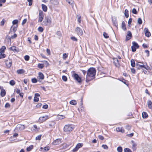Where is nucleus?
<instances>
[{
  "label": "nucleus",
  "mask_w": 152,
  "mask_h": 152,
  "mask_svg": "<svg viewBox=\"0 0 152 152\" xmlns=\"http://www.w3.org/2000/svg\"><path fill=\"white\" fill-rule=\"evenodd\" d=\"M39 77L40 79L43 80L44 78V76L41 72H39L38 74Z\"/></svg>",
  "instance_id": "23"
},
{
  "label": "nucleus",
  "mask_w": 152,
  "mask_h": 152,
  "mask_svg": "<svg viewBox=\"0 0 152 152\" xmlns=\"http://www.w3.org/2000/svg\"><path fill=\"white\" fill-rule=\"evenodd\" d=\"M113 63L116 67H119L120 66V64L119 61L117 58H113Z\"/></svg>",
  "instance_id": "9"
},
{
  "label": "nucleus",
  "mask_w": 152,
  "mask_h": 152,
  "mask_svg": "<svg viewBox=\"0 0 152 152\" xmlns=\"http://www.w3.org/2000/svg\"><path fill=\"white\" fill-rule=\"evenodd\" d=\"M145 52L147 54V56H149V51L148 50H145Z\"/></svg>",
  "instance_id": "63"
},
{
  "label": "nucleus",
  "mask_w": 152,
  "mask_h": 152,
  "mask_svg": "<svg viewBox=\"0 0 152 152\" xmlns=\"http://www.w3.org/2000/svg\"><path fill=\"white\" fill-rule=\"evenodd\" d=\"M118 80H119L120 81L122 82L124 84H126V80L125 79H124L123 78L122 79H118Z\"/></svg>",
  "instance_id": "39"
},
{
  "label": "nucleus",
  "mask_w": 152,
  "mask_h": 152,
  "mask_svg": "<svg viewBox=\"0 0 152 152\" xmlns=\"http://www.w3.org/2000/svg\"><path fill=\"white\" fill-rule=\"evenodd\" d=\"M50 3L53 5H57L58 4V0H50Z\"/></svg>",
  "instance_id": "18"
},
{
  "label": "nucleus",
  "mask_w": 152,
  "mask_h": 152,
  "mask_svg": "<svg viewBox=\"0 0 152 152\" xmlns=\"http://www.w3.org/2000/svg\"><path fill=\"white\" fill-rule=\"evenodd\" d=\"M69 103L71 104L75 105L77 104V102L76 100H73L70 101L69 102Z\"/></svg>",
  "instance_id": "26"
},
{
  "label": "nucleus",
  "mask_w": 152,
  "mask_h": 152,
  "mask_svg": "<svg viewBox=\"0 0 152 152\" xmlns=\"http://www.w3.org/2000/svg\"><path fill=\"white\" fill-rule=\"evenodd\" d=\"M132 36V34L131 32L130 31H128L127 32V35L126 36V40H129L130 39Z\"/></svg>",
  "instance_id": "15"
},
{
  "label": "nucleus",
  "mask_w": 152,
  "mask_h": 152,
  "mask_svg": "<svg viewBox=\"0 0 152 152\" xmlns=\"http://www.w3.org/2000/svg\"><path fill=\"white\" fill-rule=\"evenodd\" d=\"M17 72L19 74H22L25 72V71L23 69H19L17 71Z\"/></svg>",
  "instance_id": "21"
},
{
  "label": "nucleus",
  "mask_w": 152,
  "mask_h": 152,
  "mask_svg": "<svg viewBox=\"0 0 152 152\" xmlns=\"http://www.w3.org/2000/svg\"><path fill=\"white\" fill-rule=\"evenodd\" d=\"M28 2V5L31 6L32 4V0H27Z\"/></svg>",
  "instance_id": "58"
},
{
  "label": "nucleus",
  "mask_w": 152,
  "mask_h": 152,
  "mask_svg": "<svg viewBox=\"0 0 152 152\" xmlns=\"http://www.w3.org/2000/svg\"><path fill=\"white\" fill-rule=\"evenodd\" d=\"M121 28L124 31H126V30L125 24L124 21H123L122 23Z\"/></svg>",
  "instance_id": "20"
},
{
  "label": "nucleus",
  "mask_w": 152,
  "mask_h": 152,
  "mask_svg": "<svg viewBox=\"0 0 152 152\" xmlns=\"http://www.w3.org/2000/svg\"><path fill=\"white\" fill-rule=\"evenodd\" d=\"M77 20L78 22L80 23H81V17L80 15L77 16Z\"/></svg>",
  "instance_id": "40"
},
{
  "label": "nucleus",
  "mask_w": 152,
  "mask_h": 152,
  "mask_svg": "<svg viewBox=\"0 0 152 152\" xmlns=\"http://www.w3.org/2000/svg\"><path fill=\"white\" fill-rule=\"evenodd\" d=\"M116 130L118 132H120L121 133H124V129H123L121 127H118L116 128Z\"/></svg>",
  "instance_id": "16"
},
{
  "label": "nucleus",
  "mask_w": 152,
  "mask_h": 152,
  "mask_svg": "<svg viewBox=\"0 0 152 152\" xmlns=\"http://www.w3.org/2000/svg\"><path fill=\"white\" fill-rule=\"evenodd\" d=\"M117 151L118 152H122V148L121 146H119L117 148Z\"/></svg>",
  "instance_id": "37"
},
{
  "label": "nucleus",
  "mask_w": 152,
  "mask_h": 152,
  "mask_svg": "<svg viewBox=\"0 0 152 152\" xmlns=\"http://www.w3.org/2000/svg\"><path fill=\"white\" fill-rule=\"evenodd\" d=\"M124 151V152H132L131 150L129 148H125Z\"/></svg>",
  "instance_id": "41"
},
{
  "label": "nucleus",
  "mask_w": 152,
  "mask_h": 152,
  "mask_svg": "<svg viewBox=\"0 0 152 152\" xmlns=\"http://www.w3.org/2000/svg\"><path fill=\"white\" fill-rule=\"evenodd\" d=\"M142 116L143 118H146L148 117V115L146 112H143L142 113Z\"/></svg>",
  "instance_id": "22"
},
{
  "label": "nucleus",
  "mask_w": 152,
  "mask_h": 152,
  "mask_svg": "<svg viewBox=\"0 0 152 152\" xmlns=\"http://www.w3.org/2000/svg\"><path fill=\"white\" fill-rule=\"evenodd\" d=\"M132 45L133 46L136 47V48H139V45H138V44L135 42H132Z\"/></svg>",
  "instance_id": "28"
},
{
  "label": "nucleus",
  "mask_w": 152,
  "mask_h": 152,
  "mask_svg": "<svg viewBox=\"0 0 152 152\" xmlns=\"http://www.w3.org/2000/svg\"><path fill=\"white\" fill-rule=\"evenodd\" d=\"M96 73L95 69L93 67L89 68L87 72L86 75V80L89 81L90 80L94 79L95 77Z\"/></svg>",
  "instance_id": "1"
},
{
  "label": "nucleus",
  "mask_w": 152,
  "mask_h": 152,
  "mask_svg": "<svg viewBox=\"0 0 152 152\" xmlns=\"http://www.w3.org/2000/svg\"><path fill=\"white\" fill-rule=\"evenodd\" d=\"M6 56V55L1 53L0 55V59L3 58H4Z\"/></svg>",
  "instance_id": "43"
},
{
  "label": "nucleus",
  "mask_w": 152,
  "mask_h": 152,
  "mask_svg": "<svg viewBox=\"0 0 152 152\" xmlns=\"http://www.w3.org/2000/svg\"><path fill=\"white\" fill-rule=\"evenodd\" d=\"M125 15L126 18H127L129 17L128 11L126 9L125 11Z\"/></svg>",
  "instance_id": "33"
},
{
  "label": "nucleus",
  "mask_w": 152,
  "mask_h": 152,
  "mask_svg": "<svg viewBox=\"0 0 152 152\" xmlns=\"http://www.w3.org/2000/svg\"><path fill=\"white\" fill-rule=\"evenodd\" d=\"M51 18L49 17H46L45 20L43 21L42 25L44 26H48L51 23Z\"/></svg>",
  "instance_id": "3"
},
{
  "label": "nucleus",
  "mask_w": 152,
  "mask_h": 152,
  "mask_svg": "<svg viewBox=\"0 0 152 152\" xmlns=\"http://www.w3.org/2000/svg\"><path fill=\"white\" fill-rule=\"evenodd\" d=\"M6 47L4 46H3L0 49V53H3L4 51V50L6 49Z\"/></svg>",
  "instance_id": "29"
},
{
  "label": "nucleus",
  "mask_w": 152,
  "mask_h": 152,
  "mask_svg": "<svg viewBox=\"0 0 152 152\" xmlns=\"http://www.w3.org/2000/svg\"><path fill=\"white\" fill-rule=\"evenodd\" d=\"M136 66L137 68L139 69H143V68L147 69L148 66L147 65H144L142 63L138 62L136 64Z\"/></svg>",
  "instance_id": "4"
},
{
  "label": "nucleus",
  "mask_w": 152,
  "mask_h": 152,
  "mask_svg": "<svg viewBox=\"0 0 152 152\" xmlns=\"http://www.w3.org/2000/svg\"><path fill=\"white\" fill-rule=\"evenodd\" d=\"M11 37L10 36H7L6 37V39H7L8 42H11Z\"/></svg>",
  "instance_id": "51"
},
{
  "label": "nucleus",
  "mask_w": 152,
  "mask_h": 152,
  "mask_svg": "<svg viewBox=\"0 0 152 152\" xmlns=\"http://www.w3.org/2000/svg\"><path fill=\"white\" fill-rule=\"evenodd\" d=\"M0 94L2 97H4L5 96L6 94V91L5 90H2V91H1Z\"/></svg>",
  "instance_id": "24"
},
{
  "label": "nucleus",
  "mask_w": 152,
  "mask_h": 152,
  "mask_svg": "<svg viewBox=\"0 0 152 152\" xmlns=\"http://www.w3.org/2000/svg\"><path fill=\"white\" fill-rule=\"evenodd\" d=\"M132 12L134 14H137V13L136 9L135 8H133L132 9Z\"/></svg>",
  "instance_id": "55"
},
{
  "label": "nucleus",
  "mask_w": 152,
  "mask_h": 152,
  "mask_svg": "<svg viewBox=\"0 0 152 152\" xmlns=\"http://www.w3.org/2000/svg\"><path fill=\"white\" fill-rule=\"evenodd\" d=\"M48 118L49 117L48 115H45V116L40 117L39 120V122L42 123L48 119Z\"/></svg>",
  "instance_id": "6"
},
{
  "label": "nucleus",
  "mask_w": 152,
  "mask_h": 152,
  "mask_svg": "<svg viewBox=\"0 0 152 152\" xmlns=\"http://www.w3.org/2000/svg\"><path fill=\"white\" fill-rule=\"evenodd\" d=\"M131 48L132 51L133 52H135L136 51V49L137 48L136 47L134 46L133 45L131 46Z\"/></svg>",
  "instance_id": "42"
},
{
  "label": "nucleus",
  "mask_w": 152,
  "mask_h": 152,
  "mask_svg": "<svg viewBox=\"0 0 152 152\" xmlns=\"http://www.w3.org/2000/svg\"><path fill=\"white\" fill-rule=\"evenodd\" d=\"M25 128V126L23 125L18 124L17 125L16 128L20 130L24 129Z\"/></svg>",
  "instance_id": "14"
},
{
  "label": "nucleus",
  "mask_w": 152,
  "mask_h": 152,
  "mask_svg": "<svg viewBox=\"0 0 152 152\" xmlns=\"http://www.w3.org/2000/svg\"><path fill=\"white\" fill-rule=\"evenodd\" d=\"M102 146L104 149H108V147L106 145H103Z\"/></svg>",
  "instance_id": "56"
},
{
  "label": "nucleus",
  "mask_w": 152,
  "mask_h": 152,
  "mask_svg": "<svg viewBox=\"0 0 152 152\" xmlns=\"http://www.w3.org/2000/svg\"><path fill=\"white\" fill-rule=\"evenodd\" d=\"M5 62L7 68H9L11 67L12 64V61L11 59L6 60Z\"/></svg>",
  "instance_id": "5"
},
{
  "label": "nucleus",
  "mask_w": 152,
  "mask_h": 152,
  "mask_svg": "<svg viewBox=\"0 0 152 152\" xmlns=\"http://www.w3.org/2000/svg\"><path fill=\"white\" fill-rule=\"evenodd\" d=\"M42 105L41 103H39L37 104L36 105V107L37 108H39Z\"/></svg>",
  "instance_id": "64"
},
{
  "label": "nucleus",
  "mask_w": 152,
  "mask_h": 152,
  "mask_svg": "<svg viewBox=\"0 0 152 152\" xmlns=\"http://www.w3.org/2000/svg\"><path fill=\"white\" fill-rule=\"evenodd\" d=\"M144 31L145 33L146 36L149 37L151 36V33L150 32L148 31V30L147 28H145L144 30Z\"/></svg>",
  "instance_id": "11"
},
{
  "label": "nucleus",
  "mask_w": 152,
  "mask_h": 152,
  "mask_svg": "<svg viewBox=\"0 0 152 152\" xmlns=\"http://www.w3.org/2000/svg\"><path fill=\"white\" fill-rule=\"evenodd\" d=\"M71 39L73 41H77V39L74 37H71Z\"/></svg>",
  "instance_id": "54"
},
{
  "label": "nucleus",
  "mask_w": 152,
  "mask_h": 152,
  "mask_svg": "<svg viewBox=\"0 0 152 152\" xmlns=\"http://www.w3.org/2000/svg\"><path fill=\"white\" fill-rule=\"evenodd\" d=\"M17 37V35L16 34H15L14 35L11 36V38L12 39L15 38Z\"/></svg>",
  "instance_id": "62"
},
{
  "label": "nucleus",
  "mask_w": 152,
  "mask_h": 152,
  "mask_svg": "<svg viewBox=\"0 0 152 152\" xmlns=\"http://www.w3.org/2000/svg\"><path fill=\"white\" fill-rule=\"evenodd\" d=\"M74 126L72 124L66 125L64 128V131L66 132H69L74 129Z\"/></svg>",
  "instance_id": "2"
},
{
  "label": "nucleus",
  "mask_w": 152,
  "mask_h": 152,
  "mask_svg": "<svg viewBox=\"0 0 152 152\" xmlns=\"http://www.w3.org/2000/svg\"><path fill=\"white\" fill-rule=\"evenodd\" d=\"M137 22L139 24H141L142 23V20L140 18H138L137 20Z\"/></svg>",
  "instance_id": "46"
},
{
  "label": "nucleus",
  "mask_w": 152,
  "mask_h": 152,
  "mask_svg": "<svg viewBox=\"0 0 152 152\" xmlns=\"http://www.w3.org/2000/svg\"><path fill=\"white\" fill-rule=\"evenodd\" d=\"M15 91L18 94L20 93V89H19L18 88H16L15 89Z\"/></svg>",
  "instance_id": "61"
},
{
  "label": "nucleus",
  "mask_w": 152,
  "mask_h": 152,
  "mask_svg": "<svg viewBox=\"0 0 152 152\" xmlns=\"http://www.w3.org/2000/svg\"><path fill=\"white\" fill-rule=\"evenodd\" d=\"M10 85L13 86L15 84V82L13 80H11L10 81Z\"/></svg>",
  "instance_id": "47"
},
{
  "label": "nucleus",
  "mask_w": 152,
  "mask_h": 152,
  "mask_svg": "<svg viewBox=\"0 0 152 152\" xmlns=\"http://www.w3.org/2000/svg\"><path fill=\"white\" fill-rule=\"evenodd\" d=\"M10 49L13 51H17V50L16 49V47L14 46L10 48Z\"/></svg>",
  "instance_id": "30"
},
{
  "label": "nucleus",
  "mask_w": 152,
  "mask_h": 152,
  "mask_svg": "<svg viewBox=\"0 0 152 152\" xmlns=\"http://www.w3.org/2000/svg\"><path fill=\"white\" fill-rule=\"evenodd\" d=\"M42 135L40 134L38 135V136H37V137L35 138V139L36 140H40L41 139V137Z\"/></svg>",
  "instance_id": "45"
},
{
  "label": "nucleus",
  "mask_w": 152,
  "mask_h": 152,
  "mask_svg": "<svg viewBox=\"0 0 152 152\" xmlns=\"http://www.w3.org/2000/svg\"><path fill=\"white\" fill-rule=\"evenodd\" d=\"M40 96V94L38 93H35L34 95V102H38L39 100V99L38 97Z\"/></svg>",
  "instance_id": "12"
},
{
  "label": "nucleus",
  "mask_w": 152,
  "mask_h": 152,
  "mask_svg": "<svg viewBox=\"0 0 152 152\" xmlns=\"http://www.w3.org/2000/svg\"><path fill=\"white\" fill-rule=\"evenodd\" d=\"M83 145V144L81 143H79L77 145L76 147L78 148L79 149Z\"/></svg>",
  "instance_id": "36"
},
{
  "label": "nucleus",
  "mask_w": 152,
  "mask_h": 152,
  "mask_svg": "<svg viewBox=\"0 0 152 152\" xmlns=\"http://www.w3.org/2000/svg\"><path fill=\"white\" fill-rule=\"evenodd\" d=\"M147 104L148 107L150 109H151L152 108V102L150 100H148L147 102Z\"/></svg>",
  "instance_id": "19"
},
{
  "label": "nucleus",
  "mask_w": 152,
  "mask_h": 152,
  "mask_svg": "<svg viewBox=\"0 0 152 152\" xmlns=\"http://www.w3.org/2000/svg\"><path fill=\"white\" fill-rule=\"evenodd\" d=\"M32 82L34 83H36L37 82V80L35 78H32L31 79Z\"/></svg>",
  "instance_id": "53"
},
{
  "label": "nucleus",
  "mask_w": 152,
  "mask_h": 152,
  "mask_svg": "<svg viewBox=\"0 0 152 152\" xmlns=\"http://www.w3.org/2000/svg\"><path fill=\"white\" fill-rule=\"evenodd\" d=\"M98 138L101 140H103L104 139V137L103 136L101 135H99L98 136Z\"/></svg>",
  "instance_id": "57"
},
{
  "label": "nucleus",
  "mask_w": 152,
  "mask_h": 152,
  "mask_svg": "<svg viewBox=\"0 0 152 152\" xmlns=\"http://www.w3.org/2000/svg\"><path fill=\"white\" fill-rule=\"evenodd\" d=\"M24 58L26 61H28L29 59V56L28 55H26L24 56Z\"/></svg>",
  "instance_id": "48"
},
{
  "label": "nucleus",
  "mask_w": 152,
  "mask_h": 152,
  "mask_svg": "<svg viewBox=\"0 0 152 152\" xmlns=\"http://www.w3.org/2000/svg\"><path fill=\"white\" fill-rule=\"evenodd\" d=\"M103 35L104 37L105 38H108L109 37V36L108 34L105 32H104L103 33Z\"/></svg>",
  "instance_id": "34"
},
{
  "label": "nucleus",
  "mask_w": 152,
  "mask_h": 152,
  "mask_svg": "<svg viewBox=\"0 0 152 152\" xmlns=\"http://www.w3.org/2000/svg\"><path fill=\"white\" fill-rule=\"evenodd\" d=\"M42 10L46 12L47 11V7L45 5L43 4H42Z\"/></svg>",
  "instance_id": "25"
},
{
  "label": "nucleus",
  "mask_w": 152,
  "mask_h": 152,
  "mask_svg": "<svg viewBox=\"0 0 152 152\" xmlns=\"http://www.w3.org/2000/svg\"><path fill=\"white\" fill-rule=\"evenodd\" d=\"M75 31L78 35H82L83 32L82 29L79 27H77L75 29Z\"/></svg>",
  "instance_id": "8"
},
{
  "label": "nucleus",
  "mask_w": 152,
  "mask_h": 152,
  "mask_svg": "<svg viewBox=\"0 0 152 152\" xmlns=\"http://www.w3.org/2000/svg\"><path fill=\"white\" fill-rule=\"evenodd\" d=\"M132 148L133 151H135L137 149V144L133 141H132Z\"/></svg>",
  "instance_id": "17"
},
{
  "label": "nucleus",
  "mask_w": 152,
  "mask_h": 152,
  "mask_svg": "<svg viewBox=\"0 0 152 152\" xmlns=\"http://www.w3.org/2000/svg\"><path fill=\"white\" fill-rule=\"evenodd\" d=\"M18 20H15L13 21L12 23L13 25L16 24L18 23Z\"/></svg>",
  "instance_id": "52"
},
{
  "label": "nucleus",
  "mask_w": 152,
  "mask_h": 152,
  "mask_svg": "<svg viewBox=\"0 0 152 152\" xmlns=\"http://www.w3.org/2000/svg\"><path fill=\"white\" fill-rule=\"evenodd\" d=\"M68 53H64L63 55L62 58L64 60H65L68 57Z\"/></svg>",
  "instance_id": "27"
},
{
  "label": "nucleus",
  "mask_w": 152,
  "mask_h": 152,
  "mask_svg": "<svg viewBox=\"0 0 152 152\" xmlns=\"http://www.w3.org/2000/svg\"><path fill=\"white\" fill-rule=\"evenodd\" d=\"M48 105L45 104L43 105L42 108L45 109H47L48 108Z\"/></svg>",
  "instance_id": "60"
},
{
  "label": "nucleus",
  "mask_w": 152,
  "mask_h": 152,
  "mask_svg": "<svg viewBox=\"0 0 152 152\" xmlns=\"http://www.w3.org/2000/svg\"><path fill=\"white\" fill-rule=\"evenodd\" d=\"M12 29V31L14 32H15L17 30V27L15 26H11V29Z\"/></svg>",
  "instance_id": "35"
},
{
  "label": "nucleus",
  "mask_w": 152,
  "mask_h": 152,
  "mask_svg": "<svg viewBox=\"0 0 152 152\" xmlns=\"http://www.w3.org/2000/svg\"><path fill=\"white\" fill-rule=\"evenodd\" d=\"M10 106V105L9 103H7L5 105V108H8Z\"/></svg>",
  "instance_id": "59"
},
{
  "label": "nucleus",
  "mask_w": 152,
  "mask_h": 152,
  "mask_svg": "<svg viewBox=\"0 0 152 152\" xmlns=\"http://www.w3.org/2000/svg\"><path fill=\"white\" fill-rule=\"evenodd\" d=\"M44 64H39L38 65V68L40 69H42L44 67Z\"/></svg>",
  "instance_id": "44"
},
{
  "label": "nucleus",
  "mask_w": 152,
  "mask_h": 152,
  "mask_svg": "<svg viewBox=\"0 0 152 152\" xmlns=\"http://www.w3.org/2000/svg\"><path fill=\"white\" fill-rule=\"evenodd\" d=\"M62 79L64 81H66L67 80V78L65 76H62Z\"/></svg>",
  "instance_id": "50"
},
{
  "label": "nucleus",
  "mask_w": 152,
  "mask_h": 152,
  "mask_svg": "<svg viewBox=\"0 0 152 152\" xmlns=\"http://www.w3.org/2000/svg\"><path fill=\"white\" fill-rule=\"evenodd\" d=\"M33 146L32 145H31L29 146L28 147H27L26 150L27 151H30L32 149H33Z\"/></svg>",
  "instance_id": "31"
},
{
  "label": "nucleus",
  "mask_w": 152,
  "mask_h": 152,
  "mask_svg": "<svg viewBox=\"0 0 152 152\" xmlns=\"http://www.w3.org/2000/svg\"><path fill=\"white\" fill-rule=\"evenodd\" d=\"M61 142V140L60 139H58L54 140L53 143L54 145L59 144Z\"/></svg>",
  "instance_id": "13"
},
{
  "label": "nucleus",
  "mask_w": 152,
  "mask_h": 152,
  "mask_svg": "<svg viewBox=\"0 0 152 152\" xmlns=\"http://www.w3.org/2000/svg\"><path fill=\"white\" fill-rule=\"evenodd\" d=\"M44 14L42 12H39V15L38 22H41L43 19Z\"/></svg>",
  "instance_id": "7"
},
{
  "label": "nucleus",
  "mask_w": 152,
  "mask_h": 152,
  "mask_svg": "<svg viewBox=\"0 0 152 152\" xmlns=\"http://www.w3.org/2000/svg\"><path fill=\"white\" fill-rule=\"evenodd\" d=\"M38 30L39 32H42L43 31V28L41 27H39L38 28Z\"/></svg>",
  "instance_id": "49"
},
{
  "label": "nucleus",
  "mask_w": 152,
  "mask_h": 152,
  "mask_svg": "<svg viewBox=\"0 0 152 152\" xmlns=\"http://www.w3.org/2000/svg\"><path fill=\"white\" fill-rule=\"evenodd\" d=\"M58 118L61 119L65 118V117L64 115H58Z\"/></svg>",
  "instance_id": "38"
},
{
  "label": "nucleus",
  "mask_w": 152,
  "mask_h": 152,
  "mask_svg": "<svg viewBox=\"0 0 152 152\" xmlns=\"http://www.w3.org/2000/svg\"><path fill=\"white\" fill-rule=\"evenodd\" d=\"M131 65L133 67H134L135 66V63L133 59H132L131 61Z\"/></svg>",
  "instance_id": "32"
},
{
  "label": "nucleus",
  "mask_w": 152,
  "mask_h": 152,
  "mask_svg": "<svg viewBox=\"0 0 152 152\" xmlns=\"http://www.w3.org/2000/svg\"><path fill=\"white\" fill-rule=\"evenodd\" d=\"M74 78L79 83H80L81 81V79L80 77L78 75L76 74L75 73L74 74Z\"/></svg>",
  "instance_id": "10"
}]
</instances>
